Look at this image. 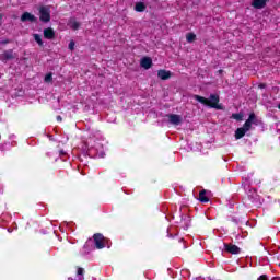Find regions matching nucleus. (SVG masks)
I'll return each mask as SVG.
<instances>
[{"instance_id":"obj_1","label":"nucleus","mask_w":280,"mask_h":280,"mask_svg":"<svg viewBox=\"0 0 280 280\" xmlns=\"http://www.w3.org/2000/svg\"><path fill=\"white\" fill-rule=\"evenodd\" d=\"M194 100H196V102H199V104H203V106H209V108H215L217 110L223 109L222 105H220V95L218 94H210L209 98L200 95H195Z\"/></svg>"},{"instance_id":"obj_2","label":"nucleus","mask_w":280,"mask_h":280,"mask_svg":"<svg viewBox=\"0 0 280 280\" xmlns=\"http://www.w3.org/2000/svg\"><path fill=\"white\" fill-rule=\"evenodd\" d=\"M95 247L98 250H102V248H106V245L108 244V238L104 237L101 233H96L93 235Z\"/></svg>"},{"instance_id":"obj_3","label":"nucleus","mask_w":280,"mask_h":280,"mask_svg":"<svg viewBox=\"0 0 280 280\" xmlns=\"http://www.w3.org/2000/svg\"><path fill=\"white\" fill-rule=\"evenodd\" d=\"M39 21H42V23H49V21H51V11L48 7L39 8Z\"/></svg>"},{"instance_id":"obj_4","label":"nucleus","mask_w":280,"mask_h":280,"mask_svg":"<svg viewBox=\"0 0 280 280\" xmlns=\"http://www.w3.org/2000/svg\"><path fill=\"white\" fill-rule=\"evenodd\" d=\"M223 246L225 253H229L230 255H240V253H242V249L237 245L224 243Z\"/></svg>"},{"instance_id":"obj_5","label":"nucleus","mask_w":280,"mask_h":280,"mask_svg":"<svg viewBox=\"0 0 280 280\" xmlns=\"http://www.w3.org/2000/svg\"><path fill=\"white\" fill-rule=\"evenodd\" d=\"M14 50L13 49H8L0 55V60L1 62H8V60H14Z\"/></svg>"},{"instance_id":"obj_6","label":"nucleus","mask_w":280,"mask_h":280,"mask_svg":"<svg viewBox=\"0 0 280 280\" xmlns=\"http://www.w3.org/2000/svg\"><path fill=\"white\" fill-rule=\"evenodd\" d=\"M21 21L22 23H27V21L30 23H36V21H38V19H36L34 16V14L30 13V12H24L22 15H21Z\"/></svg>"},{"instance_id":"obj_7","label":"nucleus","mask_w":280,"mask_h":280,"mask_svg":"<svg viewBox=\"0 0 280 280\" xmlns=\"http://www.w3.org/2000/svg\"><path fill=\"white\" fill-rule=\"evenodd\" d=\"M168 121H170V124H173V126H180L183 118L180 117V115L170 114Z\"/></svg>"},{"instance_id":"obj_8","label":"nucleus","mask_w":280,"mask_h":280,"mask_svg":"<svg viewBox=\"0 0 280 280\" xmlns=\"http://www.w3.org/2000/svg\"><path fill=\"white\" fill-rule=\"evenodd\" d=\"M266 3H268V0H253L252 5L255 8V10H264L266 8Z\"/></svg>"},{"instance_id":"obj_9","label":"nucleus","mask_w":280,"mask_h":280,"mask_svg":"<svg viewBox=\"0 0 280 280\" xmlns=\"http://www.w3.org/2000/svg\"><path fill=\"white\" fill-rule=\"evenodd\" d=\"M44 38H46L47 40H54V38H56V32L54 31V28L51 27L45 28Z\"/></svg>"},{"instance_id":"obj_10","label":"nucleus","mask_w":280,"mask_h":280,"mask_svg":"<svg viewBox=\"0 0 280 280\" xmlns=\"http://www.w3.org/2000/svg\"><path fill=\"white\" fill-rule=\"evenodd\" d=\"M158 78H160V80H170L172 78V72L170 70H159L158 71Z\"/></svg>"},{"instance_id":"obj_11","label":"nucleus","mask_w":280,"mask_h":280,"mask_svg":"<svg viewBox=\"0 0 280 280\" xmlns=\"http://www.w3.org/2000/svg\"><path fill=\"white\" fill-rule=\"evenodd\" d=\"M140 65L143 69H151L152 68V58L144 57L141 59Z\"/></svg>"},{"instance_id":"obj_12","label":"nucleus","mask_w":280,"mask_h":280,"mask_svg":"<svg viewBox=\"0 0 280 280\" xmlns=\"http://www.w3.org/2000/svg\"><path fill=\"white\" fill-rule=\"evenodd\" d=\"M199 202H203L205 205L207 202H209V197H207V190L202 189L200 192H199V198H198Z\"/></svg>"},{"instance_id":"obj_13","label":"nucleus","mask_w":280,"mask_h":280,"mask_svg":"<svg viewBox=\"0 0 280 280\" xmlns=\"http://www.w3.org/2000/svg\"><path fill=\"white\" fill-rule=\"evenodd\" d=\"M246 136V131L241 127V128H237L236 131H235V139H243V137Z\"/></svg>"},{"instance_id":"obj_14","label":"nucleus","mask_w":280,"mask_h":280,"mask_svg":"<svg viewBox=\"0 0 280 280\" xmlns=\"http://www.w3.org/2000/svg\"><path fill=\"white\" fill-rule=\"evenodd\" d=\"M136 12H145V3L137 2L135 5Z\"/></svg>"},{"instance_id":"obj_15","label":"nucleus","mask_w":280,"mask_h":280,"mask_svg":"<svg viewBox=\"0 0 280 280\" xmlns=\"http://www.w3.org/2000/svg\"><path fill=\"white\" fill-rule=\"evenodd\" d=\"M84 268L82 267H77V276L79 277V280H84Z\"/></svg>"},{"instance_id":"obj_16","label":"nucleus","mask_w":280,"mask_h":280,"mask_svg":"<svg viewBox=\"0 0 280 280\" xmlns=\"http://www.w3.org/2000/svg\"><path fill=\"white\" fill-rule=\"evenodd\" d=\"M33 37H34V40L37 43V45H39V47H43L44 45L43 37H40L39 34H34Z\"/></svg>"},{"instance_id":"obj_17","label":"nucleus","mask_w":280,"mask_h":280,"mask_svg":"<svg viewBox=\"0 0 280 280\" xmlns=\"http://www.w3.org/2000/svg\"><path fill=\"white\" fill-rule=\"evenodd\" d=\"M244 131L248 132V130H250V128H253V124L249 122L248 120H246L243 125V127H241Z\"/></svg>"},{"instance_id":"obj_18","label":"nucleus","mask_w":280,"mask_h":280,"mask_svg":"<svg viewBox=\"0 0 280 280\" xmlns=\"http://www.w3.org/2000/svg\"><path fill=\"white\" fill-rule=\"evenodd\" d=\"M186 40L187 43H194V40H196V35L194 33H188L186 35Z\"/></svg>"},{"instance_id":"obj_19","label":"nucleus","mask_w":280,"mask_h":280,"mask_svg":"<svg viewBox=\"0 0 280 280\" xmlns=\"http://www.w3.org/2000/svg\"><path fill=\"white\" fill-rule=\"evenodd\" d=\"M232 119H236V121H242V119H244V115H242V114H232Z\"/></svg>"},{"instance_id":"obj_20","label":"nucleus","mask_w":280,"mask_h":280,"mask_svg":"<svg viewBox=\"0 0 280 280\" xmlns=\"http://www.w3.org/2000/svg\"><path fill=\"white\" fill-rule=\"evenodd\" d=\"M255 119H257V116H255V113H250L249 116H248L247 121L249 124H255Z\"/></svg>"},{"instance_id":"obj_21","label":"nucleus","mask_w":280,"mask_h":280,"mask_svg":"<svg viewBox=\"0 0 280 280\" xmlns=\"http://www.w3.org/2000/svg\"><path fill=\"white\" fill-rule=\"evenodd\" d=\"M51 80H54V74L51 72L47 73L45 75L44 82H51Z\"/></svg>"},{"instance_id":"obj_22","label":"nucleus","mask_w":280,"mask_h":280,"mask_svg":"<svg viewBox=\"0 0 280 280\" xmlns=\"http://www.w3.org/2000/svg\"><path fill=\"white\" fill-rule=\"evenodd\" d=\"M71 30H74V31L80 30V22L73 21L71 23Z\"/></svg>"},{"instance_id":"obj_23","label":"nucleus","mask_w":280,"mask_h":280,"mask_svg":"<svg viewBox=\"0 0 280 280\" xmlns=\"http://www.w3.org/2000/svg\"><path fill=\"white\" fill-rule=\"evenodd\" d=\"M68 48L70 49V51H73V49H75V42L71 40L68 45Z\"/></svg>"},{"instance_id":"obj_24","label":"nucleus","mask_w":280,"mask_h":280,"mask_svg":"<svg viewBox=\"0 0 280 280\" xmlns=\"http://www.w3.org/2000/svg\"><path fill=\"white\" fill-rule=\"evenodd\" d=\"M258 280H268V276L267 275H261Z\"/></svg>"},{"instance_id":"obj_25","label":"nucleus","mask_w":280,"mask_h":280,"mask_svg":"<svg viewBox=\"0 0 280 280\" xmlns=\"http://www.w3.org/2000/svg\"><path fill=\"white\" fill-rule=\"evenodd\" d=\"M9 43H10V39H4V40L0 42V45H9Z\"/></svg>"},{"instance_id":"obj_26","label":"nucleus","mask_w":280,"mask_h":280,"mask_svg":"<svg viewBox=\"0 0 280 280\" xmlns=\"http://www.w3.org/2000/svg\"><path fill=\"white\" fill-rule=\"evenodd\" d=\"M259 89H266V84L261 83V84L259 85Z\"/></svg>"},{"instance_id":"obj_27","label":"nucleus","mask_w":280,"mask_h":280,"mask_svg":"<svg viewBox=\"0 0 280 280\" xmlns=\"http://www.w3.org/2000/svg\"><path fill=\"white\" fill-rule=\"evenodd\" d=\"M57 121H62V116H57Z\"/></svg>"},{"instance_id":"obj_28","label":"nucleus","mask_w":280,"mask_h":280,"mask_svg":"<svg viewBox=\"0 0 280 280\" xmlns=\"http://www.w3.org/2000/svg\"><path fill=\"white\" fill-rule=\"evenodd\" d=\"M83 248H89V242L84 244Z\"/></svg>"},{"instance_id":"obj_29","label":"nucleus","mask_w":280,"mask_h":280,"mask_svg":"<svg viewBox=\"0 0 280 280\" xmlns=\"http://www.w3.org/2000/svg\"><path fill=\"white\" fill-rule=\"evenodd\" d=\"M60 154L62 155V156H65V154H67L65 151H60Z\"/></svg>"},{"instance_id":"obj_30","label":"nucleus","mask_w":280,"mask_h":280,"mask_svg":"<svg viewBox=\"0 0 280 280\" xmlns=\"http://www.w3.org/2000/svg\"><path fill=\"white\" fill-rule=\"evenodd\" d=\"M3 20V15L2 14H0V21H2Z\"/></svg>"},{"instance_id":"obj_31","label":"nucleus","mask_w":280,"mask_h":280,"mask_svg":"<svg viewBox=\"0 0 280 280\" xmlns=\"http://www.w3.org/2000/svg\"><path fill=\"white\" fill-rule=\"evenodd\" d=\"M219 73H222V70H219Z\"/></svg>"},{"instance_id":"obj_32","label":"nucleus","mask_w":280,"mask_h":280,"mask_svg":"<svg viewBox=\"0 0 280 280\" xmlns=\"http://www.w3.org/2000/svg\"><path fill=\"white\" fill-rule=\"evenodd\" d=\"M0 78H1V74H0Z\"/></svg>"}]
</instances>
